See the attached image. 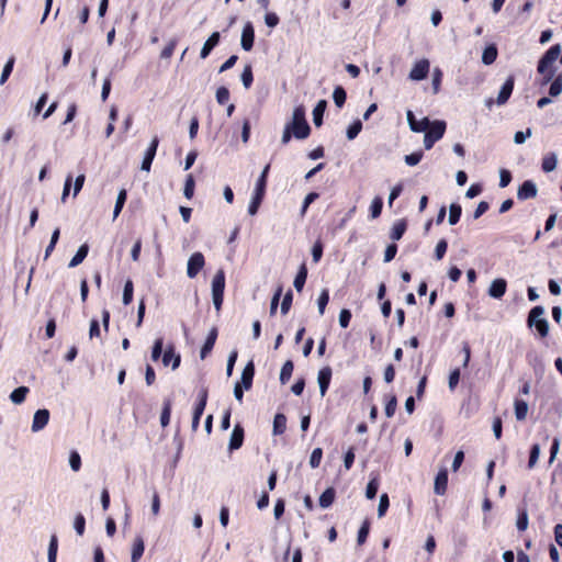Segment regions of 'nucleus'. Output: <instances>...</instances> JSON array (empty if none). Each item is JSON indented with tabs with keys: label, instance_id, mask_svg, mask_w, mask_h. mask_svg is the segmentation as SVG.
<instances>
[{
	"label": "nucleus",
	"instance_id": "1",
	"mask_svg": "<svg viewBox=\"0 0 562 562\" xmlns=\"http://www.w3.org/2000/svg\"><path fill=\"white\" fill-rule=\"evenodd\" d=\"M288 128L294 132L296 139H305L311 134V127L305 117V108L297 105L294 108L292 119L285 124Z\"/></svg>",
	"mask_w": 562,
	"mask_h": 562
},
{
	"label": "nucleus",
	"instance_id": "2",
	"mask_svg": "<svg viewBox=\"0 0 562 562\" xmlns=\"http://www.w3.org/2000/svg\"><path fill=\"white\" fill-rule=\"evenodd\" d=\"M269 169H270V165H267L256 181L255 190L252 192V195H251V199H250V202L248 205V214L251 216L257 214V212L263 201V198L266 194Z\"/></svg>",
	"mask_w": 562,
	"mask_h": 562
},
{
	"label": "nucleus",
	"instance_id": "3",
	"mask_svg": "<svg viewBox=\"0 0 562 562\" xmlns=\"http://www.w3.org/2000/svg\"><path fill=\"white\" fill-rule=\"evenodd\" d=\"M543 306L537 305L530 310L527 318L528 327L535 328L541 338L547 337L549 333V323L547 318L543 317Z\"/></svg>",
	"mask_w": 562,
	"mask_h": 562
},
{
	"label": "nucleus",
	"instance_id": "4",
	"mask_svg": "<svg viewBox=\"0 0 562 562\" xmlns=\"http://www.w3.org/2000/svg\"><path fill=\"white\" fill-rule=\"evenodd\" d=\"M447 124L445 121L436 120L430 121V125L425 131L424 146L426 149H431L436 142L441 139L445 135Z\"/></svg>",
	"mask_w": 562,
	"mask_h": 562
},
{
	"label": "nucleus",
	"instance_id": "5",
	"mask_svg": "<svg viewBox=\"0 0 562 562\" xmlns=\"http://www.w3.org/2000/svg\"><path fill=\"white\" fill-rule=\"evenodd\" d=\"M225 290V273L220 269L212 280V300L215 310L218 312L222 308Z\"/></svg>",
	"mask_w": 562,
	"mask_h": 562
},
{
	"label": "nucleus",
	"instance_id": "6",
	"mask_svg": "<svg viewBox=\"0 0 562 562\" xmlns=\"http://www.w3.org/2000/svg\"><path fill=\"white\" fill-rule=\"evenodd\" d=\"M561 54L560 44L552 45L540 58L537 70L539 74H544L550 65H552Z\"/></svg>",
	"mask_w": 562,
	"mask_h": 562
},
{
	"label": "nucleus",
	"instance_id": "7",
	"mask_svg": "<svg viewBox=\"0 0 562 562\" xmlns=\"http://www.w3.org/2000/svg\"><path fill=\"white\" fill-rule=\"evenodd\" d=\"M204 266L205 259L203 254L200 251L193 252L187 262V276L190 279H194Z\"/></svg>",
	"mask_w": 562,
	"mask_h": 562
},
{
	"label": "nucleus",
	"instance_id": "8",
	"mask_svg": "<svg viewBox=\"0 0 562 562\" xmlns=\"http://www.w3.org/2000/svg\"><path fill=\"white\" fill-rule=\"evenodd\" d=\"M430 68L428 59L423 58L416 61L408 74V78L413 81H420L427 78Z\"/></svg>",
	"mask_w": 562,
	"mask_h": 562
},
{
	"label": "nucleus",
	"instance_id": "9",
	"mask_svg": "<svg viewBox=\"0 0 562 562\" xmlns=\"http://www.w3.org/2000/svg\"><path fill=\"white\" fill-rule=\"evenodd\" d=\"M255 29L251 22H246L240 37V46L244 50L249 52L254 47Z\"/></svg>",
	"mask_w": 562,
	"mask_h": 562
},
{
	"label": "nucleus",
	"instance_id": "10",
	"mask_svg": "<svg viewBox=\"0 0 562 562\" xmlns=\"http://www.w3.org/2000/svg\"><path fill=\"white\" fill-rule=\"evenodd\" d=\"M158 145H159V138H158V136H154L148 148L145 151V155H144V158L142 161V166H140L142 170H144V171L150 170L153 160L156 156Z\"/></svg>",
	"mask_w": 562,
	"mask_h": 562
},
{
	"label": "nucleus",
	"instance_id": "11",
	"mask_svg": "<svg viewBox=\"0 0 562 562\" xmlns=\"http://www.w3.org/2000/svg\"><path fill=\"white\" fill-rule=\"evenodd\" d=\"M49 411L46 409V408H41V409H37L35 413H34V416H33V422H32V431L33 432H38L41 430H43L48 422H49Z\"/></svg>",
	"mask_w": 562,
	"mask_h": 562
},
{
	"label": "nucleus",
	"instance_id": "12",
	"mask_svg": "<svg viewBox=\"0 0 562 562\" xmlns=\"http://www.w3.org/2000/svg\"><path fill=\"white\" fill-rule=\"evenodd\" d=\"M514 86H515V78H514V76H509L505 80L503 86L501 87V90H499L497 99H496L497 105H504L505 103H507L508 99L510 98V95L513 93Z\"/></svg>",
	"mask_w": 562,
	"mask_h": 562
},
{
	"label": "nucleus",
	"instance_id": "13",
	"mask_svg": "<svg viewBox=\"0 0 562 562\" xmlns=\"http://www.w3.org/2000/svg\"><path fill=\"white\" fill-rule=\"evenodd\" d=\"M537 193H538V189H537L536 183L531 180H526L518 188L517 199L520 201L533 199L537 196Z\"/></svg>",
	"mask_w": 562,
	"mask_h": 562
},
{
	"label": "nucleus",
	"instance_id": "14",
	"mask_svg": "<svg viewBox=\"0 0 562 562\" xmlns=\"http://www.w3.org/2000/svg\"><path fill=\"white\" fill-rule=\"evenodd\" d=\"M407 123L409 128L415 133H422L428 130L430 125V121L428 117H423L420 121H417L413 111L408 110L406 112Z\"/></svg>",
	"mask_w": 562,
	"mask_h": 562
},
{
	"label": "nucleus",
	"instance_id": "15",
	"mask_svg": "<svg viewBox=\"0 0 562 562\" xmlns=\"http://www.w3.org/2000/svg\"><path fill=\"white\" fill-rule=\"evenodd\" d=\"M333 371L331 368L326 366L318 371L317 382L319 386V393L325 396L331 380Z\"/></svg>",
	"mask_w": 562,
	"mask_h": 562
},
{
	"label": "nucleus",
	"instance_id": "16",
	"mask_svg": "<svg viewBox=\"0 0 562 562\" xmlns=\"http://www.w3.org/2000/svg\"><path fill=\"white\" fill-rule=\"evenodd\" d=\"M244 435H245V432H244V428L241 427V425L236 424L231 434V438H229V442H228V450L231 452L239 449L243 446Z\"/></svg>",
	"mask_w": 562,
	"mask_h": 562
},
{
	"label": "nucleus",
	"instance_id": "17",
	"mask_svg": "<svg viewBox=\"0 0 562 562\" xmlns=\"http://www.w3.org/2000/svg\"><path fill=\"white\" fill-rule=\"evenodd\" d=\"M507 282L503 278H497L492 281L488 288V295L493 299H501L506 293Z\"/></svg>",
	"mask_w": 562,
	"mask_h": 562
},
{
	"label": "nucleus",
	"instance_id": "18",
	"mask_svg": "<svg viewBox=\"0 0 562 562\" xmlns=\"http://www.w3.org/2000/svg\"><path fill=\"white\" fill-rule=\"evenodd\" d=\"M181 362V357L179 353H175V348L172 345L168 346L162 355V363L164 366H169L171 363V369L176 370L179 368Z\"/></svg>",
	"mask_w": 562,
	"mask_h": 562
},
{
	"label": "nucleus",
	"instance_id": "19",
	"mask_svg": "<svg viewBox=\"0 0 562 562\" xmlns=\"http://www.w3.org/2000/svg\"><path fill=\"white\" fill-rule=\"evenodd\" d=\"M254 376H255V364L254 362L250 360L244 368L243 372H241V376H240V384L241 386L248 391L251 389L252 386V380H254Z\"/></svg>",
	"mask_w": 562,
	"mask_h": 562
},
{
	"label": "nucleus",
	"instance_id": "20",
	"mask_svg": "<svg viewBox=\"0 0 562 562\" xmlns=\"http://www.w3.org/2000/svg\"><path fill=\"white\" fill-rule=\"evenodd\" d=\"M447 485H448V471H447V469H441L435 477V484H434L435 494L443 495L447 491Z\"/></svg>",
	"mask_w": 562,
	"mask_h": 562
},
{
	"label": "nucleus",
	"instance_id": "21",
	"mask_svg": "<svg viewBox=\"0 0 562 562\" xmlns=\"http://www.w3.org/2000/svg\"><path fill=\"white\" fill-rule=\"evenodd\" d=\"M220 40H221L220 33L213 32L210 35V37L204 42V44L201 48V52H200V57L202 59H205L211 54V52L214 49V47L218 45Z\"/></svg>",
	"mask_w": 562,
	"mask_h": 562
},
{
	"label": "nucleus",
	"instance_id": "22",
	"mask_svg": "<svg viewBox=\"0 0 562 562\" xmlns=\"http://www.w3.org/2000/svg\"><path fill=\"white\" fill-rule=\"evenodd\" d=\"M216 338H217V328L213 327L210 330V333H209V335H207V337H206V339H205V341H204V344H203V346H202V348L200 350V358L202 360L205 359L210 355V352L212 351V349H213V347L215 345Z\"/></svg>",
	"mask_w": 562,
	"mask_h": 562
},
{
	"label": "nucleus",
	"instance_id": "23",
	"mask_svg": "<svg viewBox=\"0 0 562 562\" xmlns=\"http://www.w3.org/2000/svg\"><path fill=\"white\" fill-rule=\"evenodd\" d=\"M327 108V101L326 100H319L317 104L315 105L313 110V122L315 126H321L323 124V116L325 113V110Z\"/></svg>",
	"mask_w": 562,
	"mask_h": 562
},
{
	"label": "nucleus",
	"instance_id": "24",
	"mask_svg": "<svg viewBox=\"0 0 562 562\" xmlns=\"http://www.w3.org/2000/svg\"><path fill=\"white\" fill-rule=\"evenodd\" d=\"M336 496V491L334 487H327L319 496V506L322 508H328L333 505Z\"/></svg>",
	"mask_w": 562,
	"mask_h": 562
},
{
	"label": "nucleus",
	"instance_id": "25",
	"mask_svg": "<svg viewBox=\"0 0 562 562\" xmlns=\"http://www.w3.org/2000/svg\"><path fill=\"white\" fill-rule=\"evenodd\" d=\"M145 550L144 540L142 537H136L132 548L131 561L138 562Z\"/></svg>",
	"mask_w": 562,
	"mask_h": 562
},
{
	"label": "nucleus",
	"instance_id": "26",
	"mask_svg": "<svg viewBox=\"0 0 562 562\" xmlns=\"http://www.w3.org/2000/svg\"><path fill=\"white\" fill-rule=\"evenodd\" d=\"M286 429V417L282 413H278L273 418L272 432L274 436L282 435Z\"/></svg>",
	"mask_w": 562,
	"mask_h": 562
},
{
	"label": "nucleus",
	"instance_id": "27",
	"mask_svg": "<svg viewBox=\"0 0 562 562\" xmlns=\"http://www.w3.org/2000/svg\"><path fill=\"white\" fill-rule=\"evenodd\" d=\"M89 252V247L87 244L81 245L75 256L71 258V260L68 263L69 268H75L79 266L87 257Z\"/></svg>",
	"mask_w": 562,
	"mask_h": 562
},
{
	"label": "nucleus",
	"instance_id": "28",
	"mask_svg": "<svg viewBox=\"0 0 562 562\" xmlns=\"http://www.w3.org/2000/svg\"><path fill=\"white\" fill-rule=\"evenodd\" d=\"M307 278V268L302 263L293 281V286L296 291H302Z\"/></svg>",
	"mask_w": 562,
	"mask_h": 562
},
{
	"label": "nucleus",
	"instance_id": "29",
	"mask_svg": "<svg viewBox=\"0 0 562 562\" xmlns=\"http://www.w3.org/2000/svg\"><path fill=\"white\" fill-rule=\"evenodd\" d=\"M497 47L494 44L487 45L482 54V63L484 65H492L497 58Z\"/></svg>",
	"mask_w": 562,
	"mask_h": 562
},
{
	"label": "nucleus",
	"instance_id": "30",
	"mask_svg": "<svg viewBox=\"0 0 562 562\" xmlns=\"http://www.w3.org/2000/svg\"><path fill=\"white\" fill-rule=\"evenodd\" d=\"M29 392L30 390L27 386H19L11 392L10 400L16 405L22 404Z\"/></svg>",
	"mask_w": 562,
	"mask_h": 562
},
{
	"label": "nucleus",
	"instance_id": "31",
	"mask_svg": "<svg viewBox=\"0 0 562 562\" xmlns=\"http://www.w3.org/2000/svg\"><path fill=\"white\" fill-rule=\"evenodd\" d=\"M515 416L517 420H525L528 413V403L524 400H515Z\"/></svg>",
	"mask_w": 562,
	"mask_h": 562
},
{
	"label": "nucleus",
	"instance_id": "32",
	"mask_svg": "<svg viewBox=\"0 0 562 562\" xmlns=\"http://www.w3.org/2000/svg\"><path fill=\"white\" fill-rule=\"evenodd\" d=\"M293 369H294V364H293L292 360H286L283 363V366L281 368V371H280V382H281V384H285V383L289 382V380L292 376Z\"/></svg>",
	"mask_w": 562,
	"mask_h": 562
},
{
	"label": "nucleus",
	"instance_id": "33",
	"mask_svg": "<svg viewBox=\"0 0 562 562\" xmlns=\"http://www.w3.org/2000/svg\"><path fill=\"white\" fill-rule=\"evenodd\" d=\"M126 199H127L126 190L121 189L116 196V201H115V205H114V210H113V220H115L120 215L122 209L124 207Z\"/></svg>",
	"mask_w": 562,
	"mask_h": 562
},
{
	"label": "nucleus",
	"instance_id": "34",
	"mask_svg": "<svg viewBox=\"0 0 562 562\" xmlns=\"http://www.w3.org/2000/svg\"><path fill=\"white\" fill-rule=\"evenodd\" d=\"M462 207L458 203H451L449 206L448 222L450 225H456L461 216Z\"/></svg>",
	"mask_w": 562,
	"mask_h": 562
},
{
	"label": "nucleus",
	"instance_id": "35",
	"mask_svg": "<svg viewBox=\"0 0 562 562\" xmlns=\"http://www.w3.org/2000/svg\"><path fill=\"white\" fill-rule=\"evenodd\" d=\"M379 486H380V481H379L378 476L371 477L370 481L367 484L366 497L368 499L375 498L378 490H379Z\"/></svg>",
	"mask_w": 562,
	"mask_h": 562
},
{
	"label": "nucleus",
	"instance_id": "36",
	"mask_svg": "<svg viewBox=\"0 0 562 562\" xmlns=\"http://www.w3.org/2000/svg\"><path fill=\"white\" fill-rule=\"evenodd\" d=\"M557 162V155L551 153L542 159L541 168L544 172H551L555 169Z\"/></svg>",
	"mask_w": 562,
	"mask_h": 562
},
{
	"label": "nucleus",
	"instance_id": "37",
	"mask_svg": "<svg viewBox=\"0 0 562 562\" xmlns=\"http://www.w3.org/2000/svg\"><path fill=\"white\" fill-rule=\"evenodd\" d=\"M362 130V122L361 120L357 119L355 120L347 128L346 136L349 140L355 139L359 133Z\"/></svg>",
	"mask_w": 562,
	"mask_h": 562
},
{
	"label": "nucleus",
	"instance_id": "38",
	"mask_svg": "<svg viewBox=\"0 0 562 562\" xmlns=\"http://www.w3.org/2000/svg\"><path fill=\"white\" fill-rule=\"evenodd\" d=\"M14 63H15L14 56H11L7 60V63L2 69L1 76H0V86L4 85L8 80V78L10 77V75L12 74Z\"/></svg>",
	"mask_w": 562,
	"mask_h": 562
},
{
	"label": "nucleus",
	"instance_id": "39",
	"mask_svg": "<svg viewBox=\"0 0 562 562\" xmlns=\"http://www.w3.org/2000/svg\"><path fill=\"white\" fill-rule=\"evenodd\" d=\"M405 231H406L405 221H398L393 225L390 237L393 240H400L403 237Z\"/></svg>",
	"mask_w": 562,
	"mask_h": 562
},
{
	"label": "nucleus",
	"instance_id": "40",
	"mask_svg": "<svg viewBox=\"0 0 562 562\" xmlns=\"http://www.w3.org/2000/svg\"><path fill=\"white\" fill-rule=\"evenodd\" d=\"M333 99H334L335 104L338 108H342L344 106V104L346 102V99H347V93H346L345 89L341 86H337L334 89Z\"/></svg>",
	"mask_w": 562,
	"mask_h": 562
},
{
	"label": "nucleus",
	"instance_id": "41",
	"mask_svg": "<svg viewBox=\"0 0 562 562\" xmlns=\"http://www.w3.org/2000/svg\"><path fill=\"white\" fill-rule=\"evenodd\" d=\"M562 92V74L558 75L551 82L549 88L550 97H558Z\"/></svg>",
	"mask_w": 562,
	"mask_h": 562
},
{
	"label": "nucleus",
	"instance_id": "42",
	"mask_svg": "<svg viewBox=\"0 0 562 562\" xmlns=\"http://www.w3.org/2000/svg\"><path fill=\"white\" fill-rule=\"evenodd\" d=\"M383 207V200L380 196H375L370 205L371 217L376 218L381 215Z\"/></svg>",
	"mask_w": 562,
	"mask_h": 562
},
{
	"label": "nucleus",
	"instance_id": "43",
	"mask_svg": "<svg viewBox=\"0 0 562 562\" xmlns=\"http://www.w3.org/2000/svg\"><path fill=\"white\" fill-rule=\"evenodd\" d=\"M528 513L526 509H521L518 512L516 527L519 531H525L528 528Z\"/></svg>",
	"mask_w": 562,
	"mask_h": 562
},
{
	"label": "nucleus",
	"instance_id": "44",
	"mask_svg": "<svg viewBox=\"0 0 562 562\" xmlns=\"http://www.w3.org/2000/svg\"><path fill=\"white\" fill-rule=\"evenodd\" d=\"M240 79H241L243 86L246 89H249L254 81V75H252V69H251L250 65L245 66L243 72H241Z\"/></svg>",
	"mask_w": 562,
	"mask_h": 562
},
{
	"label": "nucleus",
	"instance_id": "45",
	"mask_svg": "<svg viewBox=\"0 0 562 562\" xmlns=\"http://www.w3.org/2000/svg\"><path fill=\"white\" fill-rule=\"evenodd\" d=\"M133 291H134L133 282L131 280H127L125 282L124 289H123L122 301H123L124 305H128L133 301Z\"/></svg>",
	"mask_w": 562,
	"mask_h": 562
},
{
	"label": "nucleus",
	"instance_id": "46",
	"mask_svg": "<svg viewBox=\"0 0 562 562\" xmlns=\"http://www.w3.org/2000/svg\"><path fill=\"white\" fill-rule=\"evenodd\" d=\"M194 187H195L194 178L192 175H189L186 179L184 188H183V195L188 200L192 199V196L194 194Z\"/></svg>",
	"mask_w": 562,
	"mask_h": 562
},
{
	"label": "nucleus",
	"instance_id": "47",
	"mask_svg": "<svg viewBox=\"0 0 562 562\" xmlns=\"http://www.w3.org/2000/svg\"><path fill=\"white\" fill-rule=\"evenodd\" d=\"M329 302V292L327 289L322 290L318 300H317V306H318V313L319 315H323L325 313L326 305Z\"/></svg>",
	"mask_w": 562,
	"mask_h": 562
},
{
	"label": "nucleus",
	"instance_id": "48",
	"mask_svg": "<svg viewBox=\"0 0 562 562\" xmlns=\"http://www.w3.org/2000/svg\"><path fill=\"white\" fill-rule=\"evenodd\" d=\"M540 446L538 443H533L530 448V454H529V460H528V468L529 469H532L537 462H538V459H539V456H540Z\"/></svg>",
	"mask_w": 562,
	"mask_h": 562
},
{
	"label": "nucleus",
	"instance_id": "49",
	"mask_svg": "<svg viewBox=\"0 0 562 562\" xmlns=\"http://www.w3.org/2000/svg\"><path fill=\"white\" fill-rule=\"evenodd\" d=\"M171 414V403L170 401H166L160 415V424L162 427H166L170 422Z\"/></svg>",
	"mask_w": 562,
	"mask_h": 562
},
{
	"label": "nucleus",
	"instance_id": "50",
	"mask_svg": "<svg viewBox=\"0 0 562 562\" xmlns=\"http://www.w3.org/2000/svg\"><path fill=\"white\" fill-rule=\"evenodd\" d=\"M69 465L74 472H78L81 468V457L78 451L72 450L69 454Z\"/></svg>",
	"mask_w": 562,
	"mask_h": 562
},
{
	"label": "nucleus",
	"instance_id": "51",
	"mask_svg": "<svg viewBox=\"0 0 562 562\" xmlns=\"http://www.w3.org/2000/svg\"><path fill=\"white\" fill-rule=\"evenodd\" d=\"M323 458V450L322 448H315L310 457V465L312 469H316L319 467L321 461Z\"/></svg>",
	"mask_w": 562,
	"mask_h": 562
},
{
	"label": "nucleus",
	"instance_id": "52",
	"mask_svg": "<svg viewBox=\"0 0 562 562\" xmlns=\"http://www.w3.org/2000/svg\"><path fill=\"white\" fill-rule=\"evenodd\" d=\"M370 530L369 521H364L358 530L357 542L359 546L363 544L368 538Z\"/></svg>",
	"mask_w": 562,
	"mask_h": 562
},
{
	"label": "nucleus",
	"instance_id": "53",
	"mask_svg": "<svg viewBox=\"0 0 562 562\" xmlns=\"http://www.w3.org/2000/svg\"><path fill=\"white\" fill-rule=\"evenodd\" d=\"M164 349V340L162 338H157L151 348V359L153 361H157L162 353Z\"/></svg>",
	"mask_w": 562,
	"mask_h": 562
},
{
	"label": "nucleus",
	"instance_id": "54",
	"mask_svg": "<svg viewBox=\"0 0 562 562\" xmlns=\"http://www.w3.org/2000/svg\"><path fill=\"white\" fill-rule=\"evenodd\" d=\"M205 407L202 405H195L192 416V430L195 431L199 428L201 416L204 413Z\"/></svg>",
	"mask_w": 562,
	"mask_h": 562
},
{
	"label": "nucleus",
	"instance_id": "55",
	"mask_svg": "<svg viewBox=\"0 0 562 562\" xmlns=\"http://www.w3.org/2000/svg\"><path fill=\"white\" fill-rule=\"evenodd\" d=\"M74 528L77 535L82 536L86 529V519L82 514H77L74 520Z\"/></svg>",
	"mask_w": 562,
	"mask_h": 562
},
{
	"label": "nucleus",
	"instance_id": "56",
	"mask_svg": "<svg viewBox=\"0 0 562 562\" xmlns=\"http://www.w3.org/2000/svg\"><path fill=\"white\" fill-rule=\"evenodd\" d=\"M292 301H293V293L291 290H289L284 296H283V300L281 302V313L283 315L288 314L290 308H291V305H292Z\"/></svg>",
	"mask_w": 562,
	"mask_h": 562
},
{
	"label": "nucleus",
	"instance_id": "57",
	"mask_svg": "<svg viewBox=\"0 0 562 562\" xmlns=\"http://www.w3.org/2000/svg\"><path fill=\"white\" fill-rule=\"evenodd\" d=\"M390 506V501L387 494H382L380 496L379 505H378V516L381 518L385 515L387 508Z\"/></svg>",
	"mask_w": 562,
	"mask_h": 562
},
{
	"label": "nucleus",
	"instance_id": "58",
	"mask_svg": "<svg viewBox=\"0 0 562 562\" xmlns=\"http://www.w3.org/2000/svg\"><path fill=\"white\" fill-rule=\"evenodd\" d=\"M448 243L446 239H440L435 248V258L441 260L447 251Z\"/></svg>",
	"mask_w": 562,
	"mask_h": 562
},
{
	"label": "nucleus",
	"instance_id": "59",
	"mask_svg": "<svg viewBox=\"0 0 562 562\" xmlns=\"http://www.w3.org/2000/svg\"><path fill=\"white\" fill-rule=\"evenodd\" d=\"M319 194L317 192H311L308 193L303 201L302 207H301V215H304L308 209V206L317 200Z\"/></svg>",
	"mask_w": 562,
	"mask_h": 562
},
{
	"label": "nucleus",
	"instance_id": "60",
	"mask_svg": "<svg viewBox=\"0 0 562 562\" xmlns=\"http://www.w3.org/2000/svg\"><path fill=\"white\" fill-rule=\"evenodd\" d=\"M351 316V312L348 308H342L338 318L340 327L347 328L349 326Z\"/></svg>",
	"mask_w": 562,
	"mask_h": 562
},
{
	"label": "nucleus",
	"instance_id": "61",
	"mask_svg": "<svg viewBox=\"0 0 562 562\" xmlns=\"http://www.w3.org/2000/svg\"><path fill=\"white\" fill-rule=\"evenodd\" d=\"M422 158H423V151H414L409 155H406L404 157V160H405L406 165H408V166H416L419 164Z\"/></svg>",
	"mask_w": 562,
	"mask_h": 562
},
{
	"label": "nucleus",
	"instance_id": "62",
	"mask_svg": "<svg viewBox=\"0 0 562 562\" xmlns=\"http://www.w3.org/2000/svg\"><path fill=\"white\" fill-rule=\"evenodd\" d=\"M397 407V400L395 395H392L385 404V415L390 418L393 417Z\"/></svg>",
	"mask_w": 562,
	"mask_h": 562
},
{
	"label": "nucleus",
	"instance_id": "63",
	"mask_svg": "<svg viewBox=\"0 0 562 562\" xmlns=\"http://www.w3.org/2000/svg\"><path fill=\"white\" fill-rule=\"evenodd\" d=\"M237 357H238L237 350L231 351L228 359H227V364H226V375L227 376H231L233 374V370H234V366L236 363Z\"/></svg>",
	"mask_w": 562,
	"mask_h": 562
},
{
	"label": "nucleus",
	"instance_id": "64",
	"mask_svg": "<svg viewBox=\"0 0 562 562\" xmlns=\"http://www.w3.org/2000/svg\"><path fill=\"white\" fill-rule=\"evenodd\" d=\"M216 101L220 104H225L229 99V91L226 87H220L216 90Z\"/></svg>",
	"mask_w": 562,
	"mask_h": 562
}]
</instances>
